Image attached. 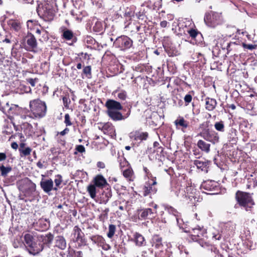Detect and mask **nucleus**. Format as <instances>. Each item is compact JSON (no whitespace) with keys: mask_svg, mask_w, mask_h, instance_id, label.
Masks as SVG:
<instances>
[{"mask_svg":"<svg viewBox=\"0 0 257 257\" xmlns=\"http://www.w3.org/2000/svg\"><path fill=\"white\" fill-rule=\"evenodd\" d=\"M29 109V110L27 108H19L23 119H26L27 116L30 118H42L46 116L47 112L46 102L39 98L30 101Z\"/></svg>","mask_w":257,"mask_h":257,"instance_id":"f257e3e1","label":"nucleus"},{"mask_svg":"<svg viewBox=\"0 0 257 257\" xmlns=\"http://www.w3.org/2000/svg\"><path fill=\"white\" fill-rule=\"evenodd\" d=\"M235 199L241 208L246 211L252 212L255 203L251 194L238 190L235 193Z\"/></svg>","mask_w":257,"mask_h":257,"instance_id":"f03ea898","label":"nucleus"},{"mask_svg":"<svg viewBox=\"0 0 257 257\" xmlns=\"http://www.w3.org/2000/svg\"><path fill=\"white\" fill-rule=\"evenodd\" d=\"M176 188L179 193H181L182 195L185 196L186 199H189L191 201L193 199L194 201L192 202V203L194 204L196 198L194 195L195 189L192 186L191 182L190 180H188L185 177L178 179Z\"/></svg>","mask_w":257,"mask_h":257,"instance_id":"7ed1b4c3","label":"nucleus"},{"mask_svg":"<svg viewBox=\"0 0 257 257\" xmlns=\"http://www.w3.org/2000/svg\"><path fill=\"white\" fill-rule=\"evenodd\" d=\"M186 232L189 233L190 238L193 241L197 242L202 247H209L210 243L206 241L205 238H207L205 230L201 228H192L191 230H185Z\"/></svg>","mask_w":257,"mask_h":257,"instance_id":"20e7f679","label":"nucleus"},{"mask_svg":"<svg viewBox=\"0 0 257 257\" xmlns=\"http://www.w3.org/2000/svg\"><path fill=\"white\" fill-rule=\"evenodd\" d=\"M93 183L96 187L100 188L106 187V191H103L102 193L103 202L106 203L112 196L110 187L106 179L102 175H97L93 178Z\"/></svg>","mask_w":257,"mask_h":257,"instance_id":"39448f33","label":"nucleus"},{"mask_svg":"<svg viewBox=\"0 0 257 257\" xmlns=\"http://www.w3.org/2000/svg\"><path fill=\"white\" fill-rule=\"evenodd\" d=\"M204 20L208 27L215 28L223 22L222 13L210 11L205 13Z\"/></svg>","mask_w":257,"mask_h":257,"instance_id":"423d86ee","label":"nucleus"},{"mask_svg":"<svg viewBox=\"0 0 257 257\" xmlns=\"http://www.w3.org/2000/svg\"><path fill=\"white\" fill-rule=\"evenodd\" d=\"M37 13L40 18L46 22L52 21L55 15V12L53 6L48 3H46L39 8L37 10Z\"/></svg>","mask_w":257,"mask_h":257,"instance_id":"0eeeda50","label":"nucleus"},{"mask_svg":"<svg viewBox=\"0 0 257 257\" xmlns=\"http://www.w3.org/2000/svg\"><path fill=\"white\" fill-rule=\"evenodd\" d=\"M157 182L156 177L149 179L146 181L142 187V192L144 197L151 196L156 194L158 191L156 187Z\"/></svg>","mask_w":257,"mask_h":257,"instance_id":"6e6552de","label":"nucleus"},{"mask_svg":"<svg viewBox=\"0 0 257 257\" xmlns=\"http://www.w3.org/2000/svg\"><path fill=\"white\" fill-rule=\"evenodd\" d=\"M133 40L130 37L124 35L118 37L113 43L114 46L121 51L130 49L133 46Z\"/></svg>","mask_w":257,"mask_h":257,"instance_id":"1a4fd4ad","label":"nucleus"},{"mask_svg":"<svg viewBox=\"0 0 257 257\" xmlns=\"http://www.w3.org/2000/svg\"><path fill=\"white\" fill-rule=\"evenodd\" d=\"M201 189L208 192H205L209 194H216L220 192L219 184L213 180H207L202 183Z\"/></svg>","mask_w":257,"mask_h":257,"instance_id":"9d476101","label":"nucleus"},{"mask_svg":"<svg viewBox=\"0 0 257 257\" xmlns=\"http://www.w3.org/2000/svg\"><path fill=\"white\" fill-rule=\"evenodd\" d=\"M198 136L202 137L206 141L213 144H215L219 141V137L218 133L215 131H210L208 128L203 129L202 132L198 134Z\"/></svg>","mask_w":257,"mask_h":257,"instance_id":"9b49d317","label":"nucleus"},{"mask_svg":"<svg viewBox=\"0 0 257 257\" xmlns=\"http://www.w3.org/2000/svg\"><path fill=\"white\" fill-rule=\"evenodd\" d=\"M156 217V213L152 208H142L137 210V217L140 220H152Z\"/></svg>","mask_w":257,"mask_h":257,"instance_id":"f8f14e48","label":"nucleus"},{"mask_svg":"<svg viewBox=\"0 0 257 257\" xmlns=\"http://www.w3.org/2000/svg\"><path fill=\"white\" fill-rule=\"evenodd\" d=\"M25 40L27 43L26 49L29 51H36L38 43L34 35L31 33H28L25 38Z\"/></svg>","mask_w":257,"mask_h":257,"instance_id":"ddd939ff","label":"nucleus"},{"mask_svg":"<svg viewBox=\"0 0 257 257\" xmlns=\"http://www.w3.org/2000/svg\"><path fill=\"white\" fill-rule=\"evenodd\" d=\"M90 239L93 243L96 244L104 250H108L111 248V246L106 243L105 239L101 235H94L91 236Z\"/></svg>","mask_w":257,"mask_h":257,"instance_id":"4468645a","label":"nucleus"},{"mask_svg":"<svg viewBox=\"0 0 257 257\" xmlns=\"http://www.w3.org/2000/svg\"><path fill=\"white\" fill-rule=\"evenodd\" d=\"M130 138L135 143H141L146 141L149 137V134L147 132H142L140 131H135L129 134Z\"/></svg>","mask_w":257,"mask_h":257,"instance_id":"2eb2a0df","label":"nucleus"},{"mask_svg":"<svg viewBox=\"0 0 257 257\" xmlns=\"http://www.w3.org/2000/svg\"><path fill=\"white\" fill-rule=\"evenodd\" d=\"M72 235H73L75 242H78L81 244H86V241L84 238V234L78 225L74 227Z\"/></svg>","mask_w":257,"mask_h":257,"instance_id":"dca6fc26","label":"nucleus"},{"mask_svg":"<svg viewBox=\"0 0 257 257\" xmlns=\"http://www.w3.org/2000/svg\"><path fill=\"white\" fill-rule=\"evenodd\" d=\"M44 247V243L40 240H35L27 248L29 252L35 255L41 251Z\"/></svg>","mask_w":257,"mask_h":257,"instance_id":"f3484780","label":"nucleus"},{"mask_svg":"<svg viewBox=\"0 0 257 257\" xmlns=\"http://www.w3.org/2000/svg\"><path fill=\"white\" fill-rule=\"evenodd\" d=\"M43 190L47 193H49L52 190H57V187H54L53 181L51 179L42 180L40 183Z\"/></svg>","mask_w":257,"mask_h":257,"instance_id":"a211bd4d","label":"nucleus"},{"mask_svg":"<svg viewBox=\"0 0 257 257\" xmlns=\"http://www.w3.org/2000/svg\"><path fill=\"white\" fill-rule=\"evenodd\" d=\"M174 123L176 128L181 130L183 133H186L187 128L189 127V121L185 119L183 116H179Z\"/></svg>","mask_w":257,"mask_h":257,"instance_id":"6ab92c4d","label":"nucleus"},{"mask_svg":"<svg viewBox=\"0 0 257 257\" xmlns=\"http://www.w3.org/2000/svg\"><path fill=\"white\" fill-rule=\"evenodd\" d=\"M105 106L107 109V111L120 110L122 109L120 103L113 99H108Z\"/></svg>","mask_w":257,"mask_h":257,"instance_id":"aec40b11","label":"nucleus"},{"mask_svg":"<svg viewBox=\"0 0 257 257\" xmlns=\"http://www.w3.org/2000/svg\"><path fill=\"white\" fill-rule=\"evenodd\" d=\"M104 134H106L111 137L115 136V130L114 126L110 122L103 124L101 128Z\"/></svg>","mask_w":257,"mask_h":257,"instance_id":"412c9836","label":"nucleus"},{"mask_svg":"<svg viewBox=\"0 0 257 257\" xmlns=\"http://www.w3.org/2000/svg\"><path fill=\"white\" fill-rule=\"evenodd\" d=\"M121 172L124 178L128 182H133L136 178L134 171L131 166L123 169Z\"/></svg>","mask_w":257,"mask_h":257,"instance_id":"4be33fe9","label":"nucleus"},{"mask_svg":"<svg viewBox=\"0 0 257 257\" xmlns=\"http://www.w3.org/2000/svg\"><path fill=\"white\" fill-rule=\"evenodd\" d=\"M60 31L62 33L61 37L64 40L69 41L76 38L72 31L67 29L65 27H61Z\"/></svg>","mask_w":257,"mask_h":257,"instance_id":"5701e85b","label":"nucleus"},{"mask_svg":"<svg viewBox=\"0 0 257 257\" xmlns=\"http://www.w3.org/2000/svg\"><path fill=\"white\" fill-rule=\"evenodd\" d=\"M108 116L113 121H120L126 118V116L122 115V113L118 110L106 111Z\"/></svg>","mask_w":257,"mask_h":257,"instance_id":"b1692460","label":"nucleus"},{"mask_svg":"<svg viewBox=\"0 0 257 257\" xmlns=\"http://www.w3.org/2000/svg\"><path fill=\"white\" fill-rule=\"evenodd\" d=\"M218 45L222 50H226V54H229L230 52V47L231 45H234V43L229 42L227 40L224 39H220L219 40L218 42Z\"/></svg>","mask_w":257,"mask_h":257,"instance_id":"393cba45","label":"nucleus"},{"mask_svg":"<svg viewBox=\"0 0 257 257\" xmlns=\"http://www.w3.org/2000/svg\"><path fill=\"white\" fill-rule=\"evenodd\" d=\"M151 243L152 246H155V247L157 249H160L163 246L162 237L158 234H154L153 235Z\"/></svg>","mask_w":257,"mask_h":257,"instance_id":"a878e982","label":"nucleus"},{"mask_svg":"<svg viewBox=\"0 0 257 257\" xmlns=\"http://www.w3.org/2000/svg\"><path fill=\"white\" fill-rule=\"evenodd\" d=\"M8 25L11 29L19 32L22 28V23L19 20L11 19L8 21Z\"/></svg>","mask_w":257,"mask_h":257,"instance_id":"bb28decb","label":"nucleus"},{"mask_svg":"<svg viewBox=\"0 0 257 257\" xmlns=\"http://www.w3.org/2000/svg\"><path fill=\"white\" fill-rule=\"evenodd\" d=\"M205 108L206 110L210 111L213 110L215 108L217 105V101L215 99L207 97L205 99Z\"/></svg>","mask_w":257,"mask_h":257,"instance_id":"cd10ccee","label":"nucleus"},{"mask_svg":"<svg viewBox=\"0 0 257 257\" xmlns=\"http://www.w3.org/2000/svg\"><path fill=\"white\" fill-rule=\"evenodd\" d=\"M193 164L196 166L197 169L202 171L207 172L208 168V162L196 160L193 161Z\"/></svg>","mask_w":257,"mask_h":257,"instance_id":"c85d7f7f","label":"nucleus"},{"mask_svg":"<svg viewBox=\"0 0 257 257\" xmlns=\"http://www.w3.org/2000/svg\"><path fill=\"white\" fill-rule=\"evenodd\" d=\"M134 242L136 245L139 246H143L146 245V241L144 237L140 233L136 232L134 235Z\"/></svg>","mask_w":257,"mask_h":257,"instance_id":"c756f323","label":"nucleus"},{"mask_svg":"<svg viewBox=\"0 0 257 257\" xmlns=\"http://www.w3.org/2000/svg\"><path fill=\"white\" fill-rule=\"evenodd\" d=\"M237 131L233 128L230 129L227 135L228 141L229 143L233 145L235 144L237 141Z\"/></svg>","mask_w":257,"mask_h":257,"instance_id":"7c9ffc66","label":"nucleus"},{"mask_svg":"<svg viewBox=\"0 0 257 257\" xmlns=\"http://www.w3.org/2000/svg\"><path fill=\"white\" fill-rule=\"evenodd\" d=\"M55 246L64 250L67 246L66 241L63 236H58L55 240Z\"/></svg>","mask_w":257,"mask_h":257,"instance_id":"2f4dec72","label":"nucleus"},{"mask_svg":"<svg viewBox=\"0 0 257 257\" xmlns=\"http://www.w3.org/2000/svg\"><path fill=\"white\" fill-rule=\"evenodd\" d=\"M197 146L202 151L205 153H209L210 150V144L202 140H199L197 142Z\"/></svg>","mask_w":257,"mask_h":257,"instance_id":"473e14b6","label":"nucleus"},{"mask_svg":"<svg viewBox=\"0 0 257 257\" xmlns=\"http://www.w3.org/2000/svg\"><path fill=\"white\" fill-rule=\"evenodd\" d=\"M117 161L119 163V167L120 171L131 166L123 156H118Z\"/></svg>","mask_w":257,"mask_h":257,"instance_id":"72a5a7b5","label":"nucleus"},{"mask_svg":"<svg viewBox=\"0 0 257 257\" xmlns=\"http://www.w3.org/2000/svg\"><path fill=\"white\" fill-rule=\"evenodd\" d=\"M163 206L165 210L169 214L175 216L176 218L179 217V213L176 208L168 204H165Z\"/></svg>","mask_w":257,"mask_h":257,"instance_id":"f704fd0d","label":"nucleus"},{"mask_svg":"<svg viewBox=\"0 0 257 257\" xmlns=\"http://www.w3.org/2000/svg\"><path fill=\"white\" fill-rule=\"evenodd\" d=\"M163 46L165 51L167 53L169 57H174L177 55V51H176L175 49L173 47L169 46V44L164 43Z\"/></svg>","mask_w":257,"mask_h":257,"instance_id":"c9c22d12","label":"nucleus"},{"mask_svg":"<svg viewBox=\"0 0 257 257\" xmlns=\"http://www.w3.org/2000/svg\"><path fill=\"white\" fill-rule=\"evenodd\" d=\"M24 240L26 247L28 248L30 246V244H32V242H33L35 239L32 234L27 233L24 235Z\"/></svg>","mask_w":257,"mask_h":257,"instance_id":"e433bc0d","label":"nucleus"},{"mask_svg":"<svg viewBox=\"0 0 257 257\" xmlns=\"http://www.w3.org/2000/svg\"><path fill=\"white\" fill-rule=\"evenodd\" d=\"M87 191L92 199L96 197V186L93 184H90L87 187Z\"/></svg>","mask_w":257,"mask_h":257,"instance_id":"4c0bfd02","label":"nucleus"},{"mask_svg":"<svg viewBox=\"0 0 257 257\" xmlns=\"http://www.w3.org/2000/svg\"><path fill=\"white\" fill-rule=\"evenodd\" d=\"M12 170V168L10 166L5 167L3 164L0 165L1 175L3 177H6Z\"/></svg>","mask_w":257,"mask_h":257,"instance_id":"58836bf2","label":"nucleus"},{"mask_svg":"<svg viewBox=\"0 0 257 257\" xmlns=\"http://www.w3.org/2000/svg\"><path fill=\"white\" fill-rule=\"evenodd\" d=\"M133 27H135V29L131 30V32L136 33L139 32L141 28V25L140 23L138 22H134L133 23H130L126 27L127 28L132 29Z\"/></svg>","mask_w":257,"mask_h":257,"instance_id":"ea45409f","label":"nucleus"},{"mask_svg":"<svg viewBox=\"0 0 257 257\" xmlns=\"http://www.w3.org/2000/svg\"><path fill=\"white\" fill-rule=\"evenodd\" d=\"M215 129L220 132H224L225 131V125L224 121L220 120L217 121L214 123Z\"/></svg>","mask_w":257,"mask_h":257,"instance_id":"a19ab883","label":"nucleus"},{"mask_svg":"<svg viewBox=\"0 0 257 257\" xmlns=\"http://www.w3.org/2000/svg\"><path fill=\"white\" fill-rule=\"evenodd\" d=\"M32 151V149L29 147H27L25 149L19 150L20 152V156L21 157H26L30 155L31 154Z\"/></svg>","mask_w":257,"mask_h":257,"instance_id":"79ce46f5","label":"nucleus"},{"mask_svg":"<svg viewBox=\"0 0 257 257\" xmlns=\"http://www.w3.org/2000/svg\"><path fill=\"white\" fill-rule=\"evenodd\" d=\"M116 231V226L114 224H109L108 226V231L107 236L108 238H111L114 236Z\"/></svg>","mask_w":257,"mask_h":257,"instance_id":"37998d69","label":"nucleus"},{"mask_svg":"<svg viewBox=\"0 0 257 257\" xmlns=\"http://www.w3.org/2000/svg\"><path fill=\"white\" fill-rule=\"evenodd\" d=\"M109 211V209L108 208H106L103 210L102 213L99 215V220L102 222H104V221L108 218V213Z\"/></svg>","mask_w":257,"mask_h":257,"instance_id":"c03bdc74","label":"nucleus"},{"mask_svg":"<svg viewBox=\"0 0 257 257\" xmlns=\"http://www.w3.org/2000/svg\"><path fill=\"white\" fill-rule=\"evenodd\" d=\"M187 33L192 39H195L196 37L200 34V33L197 30L193 28H190L187 30Z\"/></svg>","mask_w":257,"mask_h":257,"instance_id":"a18cd8bd","label":"nucleus"},{"mask_svg":"<svg viewBox=\"0 0 257 257\" xmlns=\"http://www.w3.org/2000/svg\"><path fill=\"white\" fill-rule=\"evenodd\" d=\"M62 100L63 105L65 108H66V109H69L70 107L69 105L71 103L69 94H66L65 95L63 96L62 97Z\"/></svg>","mask_w":257,"mask_h":257,"instance_id":"49530a36","label":"nucleus"},{"mask_svg":"<svg viewBox=\"0 0 257 257\" xmlns=\"http://www.w3.org/2000/svg\"><path fill=\"white\" fill-rule=\"evenodd\" d=\"M190 93H194L193 91H190L189 93L185 95L184 100L185 102V106H187L190 103H191L192 101L193 97L192 95L190 94Z\"/></svg>","mask_w":257,"mask_h":257,"instance_id":"de8ad7c7","label":"nucleus"},{"mask_svg":"<svg viewBox=\"0 0 257 257\" xmlns=\"http://www.w3.org/2000/svg\"><path fill=\"white\" fill-rule=\"evenodd\" d=\"M135 12L133 10L131 9L127 8L124 14V17L126 18V19H128L129 20H131L132 18L134 16Z\"/></svg>","mask_w":257,"mask_h":257,"instance_id":"09e8293b","label":"nucleus"},{"mask_svg":"<svg viewBox=\"0 0 257 257\" xmlns=\"http://www.w3.org/2000/svg\"><path fill=\"white\" fill-rule=\"evenodd\" d=\"M83 73L86 75V76L89 78L91 76V66H87L83 67Z\"/></svg>","mask_w":257,"mask_h":257,"instance_id":"8fccbe9b","label":"nucleus"},{"mask_svg":"<svg viewBox=\"0 0 257 257\" xmlns=\"http://www.w3.org/2000/svg\"><path fill=\"white\" fill-rule=\"evenodd\" d=\"M153 153H156L158 157H165L164 148L162 147L154 149Z\"/></svg>","mask_w":257,"mask_h":257,"instance_id":"3c124183","label":"nucleus"},{"mask_svg":"<svg viewBox=\"0 0 257 257\" xmlns=\"http://www.w3.org/2000/svg\"><path fill=\"white\" fill-rule=\"evenodd\" d=\"M54 238V236L51 233H49L46 235L44 238L43 239V241L45 243L49 244L52 242Z\"/></svg>","mask_w":257,"mask_h":257,"instance_id":"603ef678","label":"nucleus"},{"mask_svg":"<svg viewBox=\"0 0 257 257\" xmlns=\"http://www.w3.org/2000/svg\"><path fill=\"white\" fill-rule=\"evenodd\" d=\"M63 181L62 177L60 174H57L55 176V179L54 180V182L55 184V187H59L60 185L61 184Z\"/></svg>","mask_w":257,"mask_h":257,"instance_id":"864d4df0","label":"nucleus"},{"mask_svg":"<svg viewBox=\"0 0 257 257\" xmlns=\"http://www.w3.org/2000/svg\"><path fill=\"white\" fill-rule=\"evenodd\" d=\"M212 238L215 240H219L221 239V234L219 233L218 231L214 230L212 232Z\"/></svg>","mask_w":257,"mask_h":257,"instance_id":"5fc2aeb1","label":"nucleus"},{"mask_svg":"<svg viewBox=\"0 0 257 257\" xmlns=\"http://www.w3.org/2000/svg\"><path fill=\"white\" fill-rule=\"evenodd\" d=\"M135 71L140 72H144L146 70V67L143 64H138L134 69Z\"/></svg>","mask_w":257,"mask_h":257,"instance_id":"6e6d98bb","label":"nucleus"},{"mask_svg":"<svg viewBox=\"0 0 257 257\" xmlns=\"http://www.w3.org/2000/svg\"><path fill=\"white\" fill-rule=\"evenodd\" d=\"M64 123L66 126H71L72 125V122L71 120V118L68 113H66L64 116Z\"/></svg>","mask_w":257,"mask_h":257,"instance_id":"4d7b16f0","label":"nucleus"},{"mask_svg":"<svg viewBox=\"0 0 257 257\" xmlns=\"http://www.w3.org/2000/svg\"><path fill=\"white\" fill-rule=\"evenodd\" d=\"M126 92L124 90H121L117 94V97L121 100H124L126 98Z\"/></svg>","mask_w":257,"mask_h":257,"instance_id":"13d9d810","label":"nucleus"},{"mask_svg":"<svg viewBox=\"0 0 257 257\" xmlns=\"http://www.w3.org/2000/svg\"><path fill=\"white\" fill-rule=\"evenodd\" d=\"M159 117V116L157 112L153 111L151 112V114L149 118L150 119H152V122L153 123H155L156 122L155 120L156 119H157Z\"/></svg>","mask_w":257,"mask_h":257,"instance_id":"bf43d9fd","label":"nucleus"},{"mask_svg":"<svg viewBox=\"0 0 257 257\" xmlns=\"http://www.w3.org/2000/svg\"><path fill=\"white\" fill-rule=\"evenodd\" d=\"M27 81L29 83L32 87L35 86L36 83L38 81V79L35 78L34 79L29 78L26 79Z\"/></svg>","mask_w":257,"mask_h":257,"instance_id":"052dcab7","label":"nucleus"},{"mask_svg":"<svg viewBox=\"0 0 257 257\" xmlns=\"http://www.w3.org/2000/svg\"><path fill=\"white\" fill-rule=\"evenodd\" d=\"M75 60L76 62H77V63L76 64V68H77V69H81L82 68V60L81 58L76 57L75 59Z\"/></svg>","mask_w":257,"mask_h":257,"instance_id":"680f3d73","label":"nucleus"},{"mask_svg":"<svg viewBox=\"0 0 257 257\" xmlns=\"http://www.w3.org/2000/svg\"><path fill=\"white\" fill-rule=\"evenodd\" d=\"M75 150L80 153H83L85 152V147L82 145H77L75 147Z\"/></svg>","mask_w":257,"mask_h":257,"instance_id":"e2e57ef3","label":"nucleus"},{"mask_svg":"<svg viewBox=\"0 0 257 257\" xmlns=\"http://www.w3.org/2000/svg\"><path fill=\"white\" fill-rule=\"evenodd\" d=\"M57 142L63 146H65L66 144V141L64 139L61 138L60 136L56 137Z\"/></svg>","mask_w":257,"mask_h":257,"instance_id":"0e129e2a","label":"nucleus"},{"mask_svg":"<svg viewBox=\"0 0 257 257\" xmlns=\"http://www.w3.org/2000/svg\"><path fill=\"white\" fill-rule=\"evenodd\" d=\"M162 7V0H159L157 2H156L154 4V9H157V10H159Z\"/></svg>","mask_w":257,"mask_h":257,"instance_id":"69168bd1","label":"nucleus"},{"mask_svg":"<svg viewBox=\"0 0 257 257\" xmlns=\"http://www.w3.org/2000/svg\"><path fill=\"white\" fill-rule=\"evenodd\" d=\"M93 30L98 32H100L102 30V27L100 23H96L93 27Z\"/></svg>","mask_w":257,"mask_h":257,"instance_id":"338daca9","label":"nucleus"},{"mask_svg":"<svg viewBox=\"0 0 257 257\" xmlns=\"http://www.w3.org/2000/svg\"><path fill=\"white\" fill-rule=\"evenodd\" d=\"M242 46L244 49H247L248 50H253V49H255V47H256V46L255 45L246 44L245 43H243Z\"/></svg>","mask_w":257,"mask_h":257,"instance_id":"774afa93","label":"nucleus"}]
</instances>
